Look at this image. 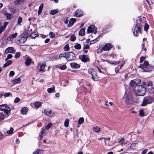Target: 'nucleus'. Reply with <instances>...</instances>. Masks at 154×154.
<instances>
[{"label": "nucleus", "mask_w": 154, "mask_h": 154, "mask_svg": "<svg viewBox=\"0 0 154 154\" xmlns=\"http://www.w3.org/2000/svg\"><path fill=\"white\" fill-rule=\"evenodd\" d=\"M76 20V19L75 18H71L69 20V23L68 25V26L69 27L72 26L73 24L75 22Z\"/></svg>", "instance_id": "obj_20"}, {"label": "nucleus", "mask_w": 154, "mask_h": 154, "mask_svg": "<svg viewBox=\"0 0 154 154\" xmlns=\"http://www.w3.org/2000/svg\"><path fill=\"white\" fill-rule=\"evenodd\" d=\"M12 63V61L11 60H10L7 61L4 65L3 67L5 68L6 67L8 66Z\"/></svg>", "instance_id": "obj_27"}, {"label": "nucleus", "mask_w": 154, "mask_h": 154, "mask_svg": "<svg viewBox=\"0 0 154 154\" xmlns=\"http://www.w3.org/2000/svg\"><path fill=\"white\" fill-rule=\"evenodd\" d=\"M0 110L3 111L5 114L8 115L10 113L11 109L7 104L0 105Z\"/></svg>", "instance_id": "obj_6"}, {"label": "nucleus", "mask_w": 154, "mask_h": 154, "mask_svg": "<svg viewBox=\"0 0 154 154\" xmlns=\"http://www.w3.org/2000/svg\"><path fill=\"white\" fill-rule=\"evenodd\" d=\"M148 151V149H146L142 151L141 154H146Z\"/></svg>", "instance_id": "obj_64"}, {"label": "nucleus", "mask_w": 154, "mask_h": 154, "mask_svg": "<svg viewBox=\"0 0 154 154\" xmlns=\"http://www.w3.org/2000/svg\"><path fill=\"white\" fill-rule=\"evenodd\" d=\"M124 141V138H122L119 141V142L120 143L122 146L123 145H125L127 143H124L123 141Z\"/></svg>", "instance_id": "obj_47"}, {"label": "nucleus", "mask_w": 154, "mask_h": 154, "mask_svg": "<svg viewBox=\"0 0 154 154\" xmlns=\"http://www.w3.org/2000/svg\"><path fill=\"white\" fill-rule=\"evenodd\" d=\"M26 59L25 64L26 66H28L31 64L32 61V59L29 56H27Z\"/></svg>", "instance_id": "obj_14"}, {"label": "nucleus", "mask_w": 154, "mask_h": 154, "mask_svg": "<svg viewBox=\"0 0 154 154\" xmlns=\"http://www.w3.org/2000/svg\"><path fill=\"white\" fill-rule=\"evenodd\" d=\"M41 103L40 102H37L35 103V108H38L41 106Z\"/></svg>", "instance_id": "obj_43"}, {"label": "nucleus", "mask_w": 154, "mask_h": 154, "mask_svg": "<svg viewBox=\"0 0 154 154\" xmlns=\"http://www.w3.org/2000/svg\"><path fill=\"white\" fill-rule=\"evenodd\" d=\"M83 14V12L81 10H77L74 13V14L77 17H81Z\"/></svg>", "instance_id": "obj_19"}, {"label": "nucleus", "mask_w": 154, "mask_h": 154, "mask_svg": "<svg viewBox=\"0 0 154 154\" xmlns=\"http://www.w3.org/2000/svg\"><path fill=\"white\" fill-rule=\"evenodd\" d=\"M138 67L141 68L145 72H149L152 69V67L148 64L147 61H144L143 64H140Z\"/></svg>", "instance_id": "obj_3"}, {"label": "nucleus", "mask_w": 154, "mask_h": 154, "mask_svg": "<svg viewBox=\"0 0 154 154\" xmlns=\"http://www.w3.org/2000/svg\"><path fill=\"white\" fill-rule=\"evenodd\" d=\"M0 34L3 32L5 29L6 28V25L0 27Z\"/></svg>", "instance_id": "obj_41"}, {"label": "nucleus", "mask_w": 154, "mask_h": 154, "mask_svg": "<svg viewBox=\"0 0 154 154\" xmlns=\"http://www.w3.org/2000/svg\"><path fill=\"white\" fill-rule=\"evenodd\" d=\"M83 85L84 86H88L89 88H90V85L89 83L85 82H83Z\"/></svg>", "instance_id": "obj_55"}, {"label": "nucleus", "mask_w": 154, "mask_h": 154, "mask_svg": "<svg viewBox=\"0 0 154 154\" xmlns=\"http://www.w3.org/2000/svg\"><path fill=\"white\" fill-rule=\"evenodd\" d=\"M66 60L68 61L74 60L76 57V55L72 52L66 53Z\"/></svg>", "instance_id": "obj_7"}, {"label": "nucleus", "mask_w": 154, "mask_h": 154, "mask_svg": "<svg viewBox=\"0 0 154 154\" xmlns=\"http://www.w3.org/2000/svg\"><path fill=\"white\" fill-rule=\"evenodd\" d=\"M28 110V109L26 107L23 108L21 110V113L23 114H26Z\"/></svg>", "instance_id": "obj_21"}, {"label": "nucleus", "mask_w": 154, "mask_h": 154, "mask_svg": "<svg viewBox=\"0 0 154 154\" xmlns=\"http://www.w3.org/2000/svg\"><path fill=\"white\" fill-rule=\"evenodd\" d=\"M15 52V50L13 47H10L7 48L5 51V53L7 54L8 53H14Z\"/></svg>", "instance_id": "obj_13"}, {"label": "nucleus", "mask_w": 154, "mask_h": 154, "mask_svg": "<svg viewBox=\"0 0 154 154\" xmlns=\"http://www.w3.org/2000/svg\"><path fill=\"white\" fill-rule=\"evenodd\" d=\"M89 48V46L88 45H84L83 49H88Z\"/></svg>", "instance_id": "obj_57"}, {"label": "nucleus", "mask_w": 154, "mask_h": 154, "mask_svg": "<svg viewBox=\"0 0 154 154\" xmlns=\"http://www.w3.org/2000/svg\"><path fill=\"white\" fill-rule=\"evenodd\" d=\"M44 112L45 115L49 116H54V112L50 110H48L45 109L44 110Z\"/></svg>", "instance_id": "obj_11"}, {"label": "nucleus", "mask_w": 154, "mask_h": 154, "mask_svg": "<svg viewBox=\"0 0 154 154\" xmlns=\"http://www.w3.org/2000/svg\"><path fill=\"white\" fill-rule=\"evenodd\" d=\"M146 92V88L141 85L137 86L135 87V92L137 96H144Z\"/></svg>", "instance_id": "obj_2"}, {"label": "nucleus", "mask_w": 154, "mask_h": 154, "mask_svg": "<svg viewBox=\"0 0 154 154\" xmlns=\"http://www.w3.org/2000/svg\"><path fill=\"white\" fill-rule=\"evenodd\" d=\"M49 36L51 38H54L55 37V35L54 33L53 32H50L49 33Z\"/></svg>", "instance_id": "obj_49"}, {"label": "nucleus", "mask_w": 154, "mask_h": 154, "mask_svg": "<svg viewBox=\"0 0 154 154\" xmlns=\"http://www.w3.org/2000/svg\"><path fill=\"white\" fill-rule=\"evenodd\" d=\"M44 4L43 3L41 4L39 7L38 11V15H40L42 12L43 8V7Z\"/></svg>", "instance_id": "obj_23"}, {"label": "nucleus", "mask_w": 154, "mask_h": 154, "mask_svg": "<svg viewBox=\"0 0 154 154\" xmlns=\"http://www.w3.org/2000/svg\"><path fill=\"white\" fill-rule=\"evenodd\" d=\"M10 94L11 93L9 92L6 93L4 94V97H8L10 95Z\"/></svg>", "instance_id": "obj_63"}, {"label": "nucleus", "mask_w": 154, "mask_h": 154, "mask_svg": "<svg viewBox=\"0 0 154 154\" xmlns=\"http://www.w3.org/2000/svg\"><path fill=\"white\" fill-rule=\"evenodd\" d=\"M64 51H68L69 50V47L68 44L65 45L63 47Z\"/></svg>", "instance_id": "obj_54"}, {"label": "nucleus", "mask_w": 154, "mask_h": 154, "mask_svg": "<svg viewBox=\"0 0 154 154\" xmlns=\"http://www.w3.org/2000/svg\"><path fill=\"white\" fill-rule=\"evenodd\" d=\"M69 120L68 119H66L65 121L64 122V126L67 128L69 126Z\"/></svg>", "instance_id": "obj_37"}, {"label": "nucleus", "mask_w": 154, "mask_h": 154, "mask_svg": "<svg viewBox=\"0 0 154 154\" xmlns=\"http://www.w3.org/2000/svg\"><path fill=\"white\" fill-rule=\"evenodd\" d=\"M58 68L62 70H64L66 69V65H64L62 66H59Z\"/></svg>", "instance_id": "obj_45"}, {"label": "nucleus", "mask_w": 154, "mask_h": 154, "mask_svg": "<svg viewBox=\"0 0 154 154\" xmlns=\"http://www.w3.org/2000/svg\"><path fill=\"white\" fill-rule=\"evenodd\" d=\"M58 12L59 11L58 9L52 10L51 11L50 14L52 15H53L58 13Z\"/></svg>", "instance_id": "obj_30"}, {"label": "nucleus", "mask_w": 154, "mask_h": 154, "mask_svg": "<svg viewBox=\"0 0 154 154\" xmlns=\"http://www.w3.org/2000/svg\"><path fill=\"white\" fill-rule=\"evenodd\" d=\"M93 130L95 132L98 133L100 130V128L97 126H95L93 127Z\"/></svg>", "instance_id": "obj_29"}, {"label": "nucleus", "mask_w": 154, "mask_h": 154, "mask_svg": "<svg viewBox=\"0 0 154 154\" xmlns=\"http://www.w3.org/2000/svg\"><path fill=\"white\" fill-rule=\"evenodd\" d=\"M149 25L147 24H145L144 27V30L146 31L147 30L149 29Z\"/></svg>", "instance_id": "obj_58"}, {"label": "nucleus", "mask_w": 154, "mask_h": 154, "mask_svg": "<svg viewBox=\"0 0 154 154\" xmlns=\"http://www.w3.org/2000/svg\"><path fill=\"white\" fill-rule=\"evenodd\" d=\"M4 119V114L3 112L0 113V121L3 120Z\"/></svg>", "instance_id": "obj_51"}, {"label": "nucleus", "mask_w": 154, "mask_h": 154, "mask_svg": "<svg viewBox=\"0 0 154 154\" xmlns=\"http://www.w3.org/2000/svg\"><path fill=\"white\" fill-rule=\"evenodd\" d=\"M22 18L20 17H19L17 19V25H19L20 24L22 23Z\"/></svg>", "instance_id": "obj_39"}, {"label": "nucleus", "mask_w": 154, "mask_h": 154, "mask_svg": "<svg viewBox=\"0 0 154 154\" xmlns=\"http://www.w3.org/2000/svg\"><path fill=\"white\" fill-rule=\"evenodd\" d=\"M144 45H145L144 43L143 42V43L142 45V50L144 51L145 52L146 51V48H144Z\"/></svg>", "instance_id": "obj_61"}, {"label": "nucleus", "mask_w": 154, "mask_h": 154, "mask_svg": "<svg viewBox=\"0 0 154 154\" xmlns=\"http://www.w3.org/2000/svg\"><path fill=\"white\" fill-rule=\"evenodd\" d=\"M136 145V143H132L130 146V148L132 149H134L135 148Z\"/></svg>", "instance_id": "obj_40"}, {"label": "nucleus", "mask_w": 154, "mask_h": 154, "mask_svg": "<svg viewBox=\"0 0 154 154\" xmlns=\"http://www.w3.org/2000/svg\"><path fill=\"white\" fill-rule=\"evenodd\" d=\"M21 81V79L20 78H19L13 80L11 81V83L14 85H15L19 82Z\"/></svg>", "instance_id": "obj_24"}, {"label": "nucleus", "mask_w": 154, "mask_h": 154, "mask_svg": "<svg viewBox=\"0 0 154 154\" xmlns=\"http://www.w3.org/2000/svg\"><path fill=\"white\" fill-rule=\"evenodd\" d=\"M20 101V99L18 97L15 98L14 100V103H17Z\"/></svg>", "instance_id": "obj_60"}, {"label": "nucleus", "mask_w": 154, "mask_h": 154, "mask_svg": "<svg viewBox=\"0 0 154 154\" xmlns=\"http://www.w3.org/2000/svg\"><path fill=\"white\" fill-rule=\"evenodd\" d=\"M66 52L61 53L59 55V57L60 58L62 57H65L66 59Z\"/></svg>", "instance_id": "obj_32"}, {"label": "nucleus", "mask_w": 154, "mask_h": 154, "mask_svg": "<svg viewBox=\"0 0 154 154\" xmlns=\"http://www.w3.org/2000/svg\"><path fill=\"white\" fill-rule=\"evenodd\" d=\"M143 84L147 86H150L152 85V82L150 81L143 83Z\"/></svg>", "instance_id": "obj_31"}, {"label": "nucleus", "mask_w": 154, "mask_h": 154, "mask_svg": "<svg viewBox=\"0 0 154 154\" xmlns=\"http://www.w3.org/2000/svg\"><path fill=\"white\" fill-rule=\"evenodd\" d=\"M79 58L83 62H87V60L88 59V58L85 55H82L79 56Z\"/></svg>", "instance_id": "obj_17"}, {"label": "nucleus", "mask_w": 154, "mask_h": 154, "mask_svg": "<svg viewBox=\"0 0 154 154\" xmlns=\"http://www.w3.org/2000/svg\"><path fill=\"white\" fill-rule=\"evenodd\" d=\"M84 118L83 117L80 118L78 121V123L79 125H81L84 122Z\"/></svg>", "instance_id": "obj_36"}, {"label": "nucleus", "mask_w": 154, "mask_h": 154, "mask_svg": "<svg viewBox=\"0 0 154 154\" xmlns=\"http://www.w3.org/2000/svg\"><path fill=\"white\" fill-rule=\"evenodd\" d=\"M14 72L13 71H11L9 73V76L10 77H13L14 75Z\"/></svg>", "instance_id": "obj_59"}, {"label": "nucleus", "mask_w": 154, "mask_h": 154, "mask_svg": "<svg viewBox=\"0 0 154 154\" xmlns=\"http://www.w3.org/2000/svg\"><path fill=\"white\" fill-rule=\"evenodd\" d=\"M141 28L140 27L135 26L133 32V34L134 36L137 37L138 36L139 34H141Z\"/></svg>", "instance_id": "obj_9"}, {"label": "nucleus", "mask_w": 154, "mask_h": 154, "mask_svg": "<svg viewBox=\"0 0 154 154\" xmlns=\"http://www.w3.org/2000/svg\"><path fill=\"white\" fill-rule=\"evenodd\" d=\"M45 132V130L44 128H42L41 132L39 134V137L40 139H42L43 137V134Z\"/></svg>", "instance_id": "obj_22"}, {"label": "nucleus", "mask_w": 154, "mask_h": 154, "mask_svg": "<svg viewBox=\"0 0 154 154\" xmlns=\"http://www.w3.org/2000/svg\"><path fill=\"white\" fill-rule=\"evenodd\" d=\"M74 48L76 50H79L81 48V45L80 44L77 43L74 46Z\"/></svg>", "instance_id": "obj_33"}, {"label": "nucleus", "mask_w": 154, "mask_h": 154, "mask_svg": "<svg viewBox=\"0 0 154 154\" xmlns=\"http://www.w3.org/2000/svg\"><path fill=\"white\" fill-rule=\"evenodd\" d=\"M12 56H13L11 54H8L7 55V57L5 59V61H6L9 59L11 58L12 57Z\"/></svg>", "instance_id": "obj_56"}, {"label": "nucleus", "mask_w": 154, "mask_h": 154, "mask_svg": "<svg viewBox=\"0 0 154 154\" xmlns=\"http://www.w3.org/2000/svg\"><path fill=\"white\" fill-rule=\"evenodd\" d=\"M112 48L111 44L110 43H107L105 44L103 47V49L105 51L109 50Z\"/></svg>", "instance_id": "obj_15"}, {"label": "nucleus", "mask_w": 154, "mask_h": 154, "mask_svg": "<svg viewBox=\"0 0 154 154\" xmlns=\"http://www.w3.org/2000/svg\"><path fill=\"white\" fill-rule=\"evenodd\" d=\"M17 35V33L16 32L13 34H12L8 36L7 39L8 40L12 42L13 41L14 38H16Z\"/></svg>", "instance_id": "obj_16"}, {"label": "nucleus", "mask_w": 154, "mask_h": 154, "mask_svg": "<svg viewBox=\"0 0 154 154\" xmlns=\"http://www.w3.org/2000/svg\"><path fill=\"white\" fill-rule=\"evenodd\" d=\"M4 14L6 16V17L8 19H10L11 18V14L9 13H8L6 12H5Z\"/></svg>", "instance_id": "obj_44"}, {"label": "nucleus", "mask_w": 154, "mask_h": 154, "mask_svg": "<svg viewBox=\"0 0 154 154\" xmlns=\"http://www.w3.org/2000/svg\"><path fill=\"white\" fill-rule=\"evenodd\" d=\"M47 91L49 93H51L52 92H54L55 87H54L52 88H48L47 89Z\"/></svg>", "instance_id": "obj_34"}, {"label": "nucleus", "mask_w": 154, "mask_h": 154, "mask_svg": "<svg viewBox=\"0 0 154 154\" xmlns=\"http://www.w3.org/2000/svg\"><path fill=\"white\" fill-rule=\"evenodd\" d=\"M20 55V52H17L16 53L14 56V57L15 58L17 59L18 58Z\"/></svg>", "instance_id": "obj_50"}, {"label": "nucleus", "mask_w": 154, "mask_h": 154, "mask_svg": "<svg viewBox=\"0 0 154 154\" xmlns=\"http://www.w3.org/2000/svg\"><path fill=\"white\" fill-rule=\"evenodd\" d=\"M138 17L136 20V24L135 26L142 28L143 26L145 24V18L144 17L140 18Z\"/></svg>", "instance_id": "obj_5"}, {"label": "nucleus", "mask_w": 154, "mask_h": 154, "mask_svg": "<svg viewBox=\"0 0 154 154\" xmlns=\"http://www.w3.org/2000/svg\"><path fill=\"white\" fill-rule=\"evenodd\" d=\"M70 65L72 69H78L80 67V65L75 63L73 62L70 63Z\"/></svg>", "instance_id": "obj_18"}, {"label": "nucleus", "mask_w": 154, "mask_h": 154, "mask_svg": "<svg viewBox=\"0 0 154 154\" xmlns=\"http://www.w3.org/2000/svg\"><path fill=\"white\" fill-rule=\"evenodd\" d=\"M140 82V79H135L131 81V84L132 86H134L139 84Z\"/></svg>", "instance_id": "obj_12"}, {"label": "nucleus", "mask_w": 154, "mask_h": 154, "mask_svg": "<svg viewBox=\"0 0 154 154\" xmlns=\"http://www.w3.org/2000/svg\"><path fill=\"white\" fill-rule=\"evenodd\" d=\"M23 1L24 0H16L14 1V4L15 5H17L23 2Z\"/></svg>", "instance_id": "obj_26"}, {"label": "nucleus", "mask_w": 154, "mask_h": 154, "mask_svg": "<svg viewBox=\"0 0 154 154\" xmlns=\"http://www.w3.org/2000/svg\"><path fill=\"white\" fill-rule=\"evenodd\" d=\"M94 32L95 34H96V32L95 29V26L93 25L89 26L87 30V33H90Z\"/></svg>", "instance_id": "obj_10"}, {"label": "nucleus", "mask_w": 154, "mask_h": 154, "mask_svg": "<svg viewBox=\"0 0 154 154\" xmlns=\"http://www.w3.org/2000/svg\"><path fill=\"white\" fill-rule=\"evenodd\" d=\"M52 124L51 123H49L48 125H47L45 127V128L46 130H48L50 127L52 126Z\"/></svg>", "instance_id": "obj_52"}, {"label": "nucleus", "mask_w": 154, "mask_h": 154, "mask_svg": "<svg viewBox=\"0 0 154 154\" xmlns=\"http://www.w3.org/2000/svg\"><path fill=\"white\" fill-rule=\"evenodd\" d=\"M154 99L151 97L148 96L144 98L141 104L142 106H145L148 104H150L154 102Z\"/></svg>", "instance_id": "obj_4"}, {"label": "nucleus", "mask_w": 154, "mask_h": 154, "mask_svg": "<svg viewBox=\"0 0 154 154\" xmlns=\"http://www.w3.org/2000/svg\"><path fill=\"white\" fill-rule=\"evenodd\" d=\"M76 37L75 35H72L70 38V39L71 41L73 42L75 40Z\"/></svg>", "instance_id": "obj_46"}, {"label": "nucleus", "mask_w": 154, "mask_h": 154, "mask_svg": "<svg viewBox=\"0 0 154 154\" xmlns=\"http://www.w3.org/2000/svg\"><path fill=\"white\" fill-rule=\"evenodd\" d=\"M45 64H41L40 65V68L39 70V72H44L45 71L44 70V69H45Z\"/></svg>", "instance_id": "obj_35"}, {"label": "nucleus", "mask_w": 154, "mask_h": 154, "mask_svg": "<svg viewBox=\"0 0 154 154\" xmlns=\"http://www.w3.org/2000/svg\"><path fill=\"white\" fill-rule=\"evenodd\" d=\"M85 29L83 28L81 29L79 32V35L81 36H83L85 34Z\"/></svg>", "instance_id": "obj_25"}, {"label": "nucleus", "mask_w": 154, "mask_h": 154, "mask_svg": "<svg viewBox=\"0 0 154 154\" xmlns=\"http://www.w3.org/2000/svg\"><path fill=\"white\" fill-rule=\"evenodd\" d=\"M88 72L91 75L92 79L94 81H97L98 77L95 71L91 69H89L88 70Z\"/></svg>", "instance_id": "obj_8"}, {"label": "nucleus", "mask_w": 154, "mask_h": 154, "mask_svg": "<svg viewBox=\"0 0 154 154\" xmlns=\"http://www.w3.org/2000/svg\"><path fill=\"white\" fill-rule=\"evenodd\" d=\"M33 154H43V153L41 150L38 149L34 152Z\"/></svg>", "instance_id": "obj_28"}, {"label": "nucleus", "mask_w": 154, "mask_h": 154, "mask_svg": "<svg viewBox=\"0 0 154 154\" xmlns=\"http://www.w3.org/2000/svg\"><path fill=\"white\" fill-rule=\"evenodd\" d=\"M26 40V39L24 37H21V38L18 40L21 43H24Z\"/></svg>", "instance_id": "obj_38"}, {"label": "nucleus", "mask_w": 154, "mask_h": 154, "mask_svg": "<svg viewBox=\"0 0 154 154\" xmlns=\"http://www.w3.org/2000/svg\"><path fill=\"white\" fill-rule=\"evenodd\" d=\"M123 99L127 104L131 105L134 103L131 94L127 91H125Z\"/></svg>", "instance_id": "obj_1"}, {"label": "nucleus", "mask_w": 154, "mask_h": 154, "mask_svg": "<svg viewBox=\"0 0 154 154\" xmlns=\"http://www.w3.org/2000/svg\"><path fill=\"white\" fill-rule=\"evenodd\" d=\"M14 131V129L13 128L11 127L10 128V130H9L8 131H7V133L8 134H11L13 133Z\"/></svg>", "instance_id": "obj_53"}, {"label": "nucleus", "mask_w": 154, "mask_h": 154, "mask_svg": "<svg viewBox=\"0 0 154 154\" xmlns=\"http://www.w3.org/2000/svg\"><path fill=\"white\" fill-rule=\"evenodd\" d=\"M139 115L140 116L143 117L144 116V112L143 109L139 110Z\"/></svg>", "instance_id": "obj_48"}, {"label": "nucleus", "mask_w": 154, "mask_h": 154, "mask_svg": "<svg viewBox=\"0 0 154 154\" xmlns=\"http://www.w3.org/2000/svg\"><path fill=\"white\" fill-rule=\"evenodd\" d=\"M145 58L144 57H141L140 58V63H142L143 62V61L145 60Z\"/></svg>", "instance_id": "obj_62"}, {"label": "nucleus", "mask_w": 154, "mask_h": 154, "mask_svg": "<svg viewBox=\"0 0 154 154\" xmlns=\"http://www.w3.org/2000/svg\"><path fill=\"white\" fill-rule=\"evenodd\" d=\"M99 38L98 37H97L96 39L94 40H92L90 42V44H93L94 43L96 42L97 41L99 40Z\"/></svg>", "instance_id": "obj_42"}]
</instances>
